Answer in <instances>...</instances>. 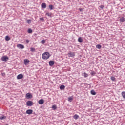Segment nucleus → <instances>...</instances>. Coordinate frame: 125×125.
I'll use <instances>...</instances> for the list:
<instances>
[{"instance_id":"c85d7f7f","label":"nucleus","mask_w":125,"mask_h":125,"mask_svg":"<svg viewBox=\"0 0 125 125\" xmlns=\"http://www.w3.org/2000/svg\"><path fill=\"white\" fill-rule=\"evenodd\" d=\"M27 22L28 23V24H30V23H31L32 22V20H28L27 21Z\"/></svg>"},{"instance_id":"7ed1b4c3","label":"nucleus","mask_w":125,"mask_h":125,"mask_svg":"<svg viewBox=\"0 0 125 125\" xmlns=\"http://www.w3.org/2000/svg\"><path fill=\"white\" fill-rule=\"evenodd\" d=\"M25 97L27 98V99H31L33 98V95H32L31 93H28L26 94Z\"/></svg>"},{"instance_id":"f257e3e1","label":"nucleus","mask_w":125,"mask_h":125,"mask_svg":"<svg viewBox=\"0 0 125 125\" xmlns=\"http://www.w3.org/2000/svg\"><path fill=\"white\" fill-rule=\"evenodd\" d=\"M49 57H50V54L48 52H45L43 53L42 55V59H44L45 60H47V59H48Z\"/></svg>"},{"instance_id":"0eeeda50","label":"nucleus","mask_w":125,"mask_h":125,"mask_svg":"<svg viewBox=\"0 0 125 125\" xmlns=\"http://www.w3.org/2000/svg\"><path fill=\"white\" fill-rule=\"evenodd\" d=\"M17 47H18V48H20L21 49H23V48H24L25 47L23 46V45L19 44L17 45Z\"/></svg>"},{"instance_id":"ddd939ff","label":"nucleus","mask_w":125,"mask_h":125,"mask_svg":"<svg viewBox=\"0 0 125 125\" xmlns=\"http://www.w3.org/2000/svg\"><path fill=\"white\" fill-rule=\"evenodd\" d=\"M49 8L50 9V10H52L54 9V7L52 4H50L49 5Z\"/></svg>"},{"instance_id":"6ab92c4d","label":"nucleus","mask_w":125,"mask_h":125,"mask_svg":"<svg viewBox=\"0 0 125 125\" xmlns=\"http://www.w3.org/2000/svg\"><path fill=\"white\" fill-rule=\"evenodd\" d=\"M73 117L74 119H75V120H78V119H79V115H78L77 114H75Z\"/></svg>"},{"instance_id":"4be33fe9","label":"nucleus","mask_w":125,"mask_h":125,"mask_svg":"<svg viewBox=\"0 0 125 125\" xmlns=\"http://www.w3.org/2000/svg\"><path fill=\"white\" fill-rule=\"evenodd\" d=\"M101 47H102V46L100 44H98L96 45V48H98V49H101Z\"/></svg>"},{"instance_id":"72a5a7b5","label":"nucleus","mask_w":125,"mask_h":125,"mask_svg":"<svg viewBox=\"0 0 125 125\" xmlns=\"http://www.w3.org/2000/svg\"><path fill=\"white\" fill-rule=\"evenodd\" d=\"M100 8H101V9H103V8H104V6L101 5V6H100Z\"/></svg>"},{"instance_id":"39448f33","label":"nucleus","mask_w":125,"mask_h":125,"mask_svg":"<svg viewBox=\"0 0 125 125\" xmlns=\"http://www.w3.org/2000/svg\"><path fill=\"white\" fill-rule=\"evenodd\" d=\"M75 55V52H70L69 53H68V56L69 57H74Z\"/></svg>"},{"instance_id":"7c9ffc66","label":"nucleus","mask_w":125,"mask_h":125,"mask_svg":"<svg viewBox=\"0 0 125 125\" xmlns=\"http://www.w3.org/2000/svg\"><path fill=\"white\" fill-rule=\"evenodd\" d=\"M115 77H114V76H112V77H111V81H115Z\"/></svg>"},{"instance_id":"b1692460","label":"nucleus","mask_w":125,"mask_h":125,"mask_svg":"<svg viewBox=\"0 0 125 125\" xmlns=\"http://www.w3.org/2000/svg\"><path fill=\"white\" fill-rule=\"evenodd\" d=\"M72 100H73V98H72V97H70L68 98V101H69V102H72Z\"/></svg>"},{"instance_id":"4468645a","label":"nucleus","mask_w":125,"mask_h":125,"mask_svg":"<svg viewBox=\"0 0 125 125\" xmlns=\"http://www.w3.org/2000/svg\"><path fill=\"white\" fill-rule=\"evenodd\" d=\"M120 22L124 23V22H125V18L122 17L121 18H120Z\"/></svg>"},{"instance_id":"dca6fc26","label":"nucleus","mask_w":125,"mask_h":125,"mask_svg":"<svg viewBox=\"0 0 125 125\" xmlns=\"http://www.w3.org/2000/svg\"><path fill=\"white\" fill-rule=\"evenodd\" d=\"M60 88L61 90L65 89V86L64 85H62L60 86Z\"/></svg>"},{"instance_id":"a211bd4d","label":"nucleus","mask_w":125,"mask_h":125,"mask_svg":"<svg viewBox=\"0 0 125 125\" xmlns=\"http://www.w3.org/2000/svg\"><path fill=\"white\" fill-rule=\"evenodd\" d=\"M6 119V116L2 115L0 117V120H5Z\"/></svg>"},{"instance_id":"6e6552de","label":"nucleus","mask_w":125,"mask_h":125,"mask_svg":"<svg viewBox=\"0 0 125 125\" xmlns=\"http://www.w3.org/2000/svg\"><path fill=\"white\" fill-rule=\"evenodd\" d=\"M23 76L22 75V74H19L17 77V79L18 80H20L21 79H22L23 78Z\"/></svg>"},{"instance_id":"393cba45","label":"nucleus","mask_w":125,"mask_h":125,"mask_svg":"<svg viewBox=\"0 0 125 125\" xmlns=\"http://www.w3.org/2000/svg\"><path fill=\"white\" fill-rule=\"evenodd\" d=\"M28 33H29V34H31L33 33V30H32L31 28H29L28 30Z\"/></svg>"},{"instance_id":"2f4dec72","label":"nucleus","mask_w":125,"mask_h":125,"mask_svg":"<svg viewBox=\"0 0 125 125\" xmlns=\"http://www.w3.org/2000/svg\"><path fill=\"white\" fill-rule=\"evenodd\" d=\"M90 74H91V75L92 76H94V75H95V72H92L90 73Z\"/></svg>"},{"instance_id":"c756f323","label":"nucleus","mask_w":125,"mask_h":125,"mask_svg":"<svg viewBox=\"0 0 125 125\" xmlns=\"http://www.w3.org/2000/svg\"><path fill=\"white\" fill-rule=\"evenodd\" d=\"M30 50L31 51H32V52H34V51H35L36 50V49H35V48H30Z\"/></svg>"},{"instance_id":"cd10ccee","label":"nucleus","mask_w":125,"mask_h":125,"mask_svg":"<svg viewBox=\"0 0 125 125\" xmlns=\"http://www.w3.org/2000/svg\"><path fill=\"white\" fill-rule=\"evenodd\" d=\"M84 78H86V77H88V74H87V73L84 72Z\"/></svg>"},{"instance_id":"c9c22d12","label":"nucleus","mask_w":125,"mask_h":125,"mask_svg":"<svg viewBox=\"0 0 125 125\" xmlns=\"http://www.w3.org/2000/svg\"><path fill=\"white\" fill-rule=\"evenodd\" d=\"M79 10H80V11H82V10H83V9L82 8H80Z\"/></svg>"},{"instance_id":"412c9836","label":"nucleus","mask_w":125,"mask_h":125,"mask_svg":"<svg viewBox=\"0 0 125 125\" xmlns=\"http://www.w3.org/2000/svg\"><path fill=\"white\" fill-rule=\"evenodd\" d=\"M83 39L82 38V37H79V38H78V42H83Z\"/></svg>"},{"instance_id":"423d86ee","label":"nucleus","mask_w":125,"mask_h":125,"mask_svg":"<svg viewBox=\"0 0 125 125\" xmlns=\"http://www.w3.org/2000/svg\"><path fill=\"white\" fill-rule=\"evenodd\" d=\"M26 113L28 114V115H32V114H33V110L28 109L26 110Z\"/></svg>"},{"instance_id":"9b49d317","label":"nucleus","mask_w":125,"mask_h":125,"mask_svg":"<svg viewBox=\"0 0 125 125\" xmlns=\"http://www.w3.org/2000/svg\"><path fill=\"white\" fill-rule=\"evenodd\" d=\"M49 66H53L54 65V61H50L49 62Z\"/></svg>"},{"instance_id":"9d476101","label":"nucleus","mask_w":125,"mask_h":125,"mask_svg":"<svg viewBox=\"0 0 125 125\" xmlns=\"http://www.w3.org/2000/svg\"><path fill=\"white\" fill-rule=\"evenodd\" d=\"M29 62H30V60H29L28 59L24 60V64L25 65H28V64H29Z\"/></svg>"},{"instance_id":"bb28decb","label":"nucleus","mask_w":125,"mask_h":125,"mask_svg":"<svg viewBox=\"0 0 125 125\" xmlns=\"http://www.w3.org/2000/svg\"><path fill=\"white\" fill-rule=\"evenodd\" d=\"M41 43H42V44H44V43H45V40H42Z\"/></svg>"},{"instance_id":"473e14b6","label":"nucleus","mask_w":125,"mask_h":125,"mask_svg":"<svg viewBox=\"0 0 125 125\" xmlns=\"http://www.w3.org/2000/svg\"><path fill=\"white\" fill-rule=\"evenodd\" d=\"M40 20L41 21H43L44 20V19L43 18H42H42H40Z\"/></svg>"},{"instance_id":"f704fd0d","label":"nucleus","mask_w":125,"mask_h":125,"mask_svg":"<svg viewBox=\"0 0 125 125\" xmlns=\"http://www.w3.org/2000/svg\"><path fill=\"white\" fill-rule=\"evenodd\" d=\"M29 40L27 39L26 40V43H29Z\"/></svg>"},{"instance_id":"f3484780","label":"nucleus","mask_w":125,"mask_h":125,"mask_svg":"<svg viewBox=\"0 0 125 125\" xmlns=\"http://www.w3.org/2000/svg\"><path fill=\"white\" fill-rule=\"evenodd\" d=\"M121 95L122 97L125 99V91L122 92Z\"/></svg>"},{"instance_id":"5701e85b","label":"nucleus","mask_w":125,"mask_h":125,"mask_svg":"<svg viewBox=\"0 0 125 125\" xmlns=\"http://www.w3.org/2000/svg\"><path fill=\"white\" fill-rule=\"evenodd\" d=\"M52 109H53V110H56V109H57V107L56 106V105H53L52 106Z\"/></svg>"},{"instance_id":"2eb2a0df","label":"nucleus","mask_w":125,"mask_h":125,"mask_svg":"<svg viewBox=\"0 0 125 125\" xmlns=\"http://www.w3.org/2000/svg\"><path fill=\"white\" fill-rule=\"evenodd\" d=\"M91 94L92 95H96V92L94 91V90H91Z\"/></svg>"},{"instance_id":"f8f14e48","label":"nucleus","mask_w":125,"mask_h":125,"mask_svg":"<svg viewBox=\"0 0 125 125\" xmlns=\"http://www.w3.org/2000/svg\"><path fill=\"white\" fill-rule=\"evenodd\" d=\"M42 8H46V4L45 3H43L41 4Z\"/></svg>"},{"instance_id":"aec40b11","label":"nucleus","mask_w":125,"mask_h":125,"mask_svg":"<svg viewBox=\"0 0 125 125\" xmlns=\"http://www.w3.org/2000/svg\"><path fill=\"white\" fill-rule=\"evenodd\" d=\"M10 40V37L8 36H6L5 37V41H9Z\"/></svg>"},{"instance_id":"20e7f679","label":"nucleus","mask_w":125,"mask_h":125,"mask_svg":"<svg viewBox=\"0 0 125 125\" xmlns=\"http://www.w3.org/2000/svg\"><path fill=\"white\" fill-rule=\"evenodd\" d=\"M8 57L6 56H3L1 58L2 61H4V62H6V61H8Z\"/></svg>"},{"instance_id":"f03ea898","label":"nucleus","mask_w":125,"mask_h":125,"mask_svg":"<svg viewBox=\"0 0 125 125\" xmlns=\"http://www.w3.org/2000/svg\"><path fill=\"white\" fill-rule=\"evenodd\" d=\"M26 105L27 106H28V107H31V106H33L34 105V103L32 101H28L26 102Z\"/></svg>"},{"instance_id":"a878e982","label":"nucleus","mask_w":125,"mask_h":125,"mask_svg":"<svg viewBox=\"0 0 125 125\" xmlns=\"http://www.w3.org/2000/svg\"><path fill=\"white\" fill-rule=\"evenodd\" d=\"M46 15H47V16L51 17V13H46Z\"/></svg>"},{"instance_id":"1a4fd4ad","label":"nucleus","mask_w":125,"mask_h":125,"mask_svg":"<svg viewBox=\"0 0 125 125\" xmlns=\"http://www.w3.org/2000/svg\"><path fill=\"white\" fill-rule=\"evenodd\" d=\"M39 104H40V105H42L43 103H44V100L43 99H41L38 101Z\"/></svg>"}]
</instances>
